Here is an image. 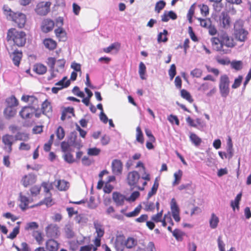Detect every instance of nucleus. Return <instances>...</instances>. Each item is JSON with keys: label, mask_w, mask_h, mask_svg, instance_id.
<instances>
[{"label": "nucleus", "mask_w": 251, "mask_h": 251, "mask_svg": "<svg viewBox=\"0 0 251 251\" xmlns=\"http://www.w3.org/2000/svg\"><path fill=\"white\" fill-rule=\"evenodd\" d=\"M43 43L45 47L50 50H54L57 45L56 42L50 38L45 39Z\"/></svg>", "instance_id": "obj_21"}, {"label": "nucleus", "mask_w": 251, "mask_h": 251, "mask_svg": "<svg viewBox=\"0 0 251 251\" xmlns=\"http://www.w3.org/2000/svg\"><path fill=\"white\" fill-rule=\"evenodd\" d=\"M3 9L4 14L6 15L7 16V18H9V19H10L13 15H14L15 13V12H13L8 6L6 5L3 6Z\"/></svg>", "instance_id": "obj_48"}, {"label": "nucleus", "mask_w": 251, "mask_h": 251, "mask_svg": "<svg viewBox=\"0 0 251 251\" xmlns=\"http://www.w3.org/2000/svg\"><path fill=\"white\" fill-rule=\"evenodd\" d=\"M52 111V107L50 103L47 100H45L42 104V112L43 114L46 115L47 113Z\"/></svg>", "instance_id": "obj_25"}, {"label": "nucleus", "mask_w": 251, "mask_h": 251, "mask_svg": "<svg viewBox=\"0 0 251 251\" xmlns=\"http://www.w3.org/2000/svg\"><path fill=\"white\" fill-rule=\"evenodd\" d=\"M65 63L66 61L64 59L56 60V66L58 68L56 69L55 71L58 72L59 71V69L63 70L64 68Z\"/></svg>", "instance_id": "obj_53"}, {"label": "nucleus", "mask_w": 251, "mask_h": 251, "mask_svg": "<svg viewBox=\"0 0 251 251\" xmlns=\"http://www.w3.org/2000/svg\"><path fill=\"white\" fill-rule=\"evenodd\" d=\"M46 232L47 236L50 238H56L59 233L58 226L52 224H50L46 227Z\"/></svg>", "instance_id": "obj_7"}, {"label": "nucleus", "mask_w": 251, "mask_h": 251, "mask_svg": "<svg viewBox=\"0 0 251 251\" xmlns=\"http://www.w3.org/2000/svg\"><path fill=\"white\" fill-rule=\"evenodd\" d=\"M230 64L231 68L237 71H239L243 68V63L241 61H232Z\"/></svg>", "instance_id": "obj_39"}, {"label": "nucleus", "mask_w": 251, "mask_h": 251, "mask_svg": "<svg viewBox=\"0 0 251 251\" xmlns=\"http://www.w3.org/2000/svg\"><path fill=\"white\" fill-rule=\"evenodd\" d=\"M39 227L38 224L35 222H32L27 223L26 226L25 227V229L26 230L35 229L38 228Z\"/></svg>", "instance_id": "obj_55"}, {"label": "nucleus", "mask_w": 251, "mask_h": 251, "mask_svg": "<svg viewBox=\"0 0 251 251\" xmlns=\"http://www.w3.org/2000/svg\"><path fill=\"white\" fill-rule=\"evenodd\" d=\"M201 12L202 15L206 16L209 14V8L207 5L202 4L199 5Z\"/></svg>", "instance_id": "obj_63"}, {"label": "nucleus", "mask_w": 251, "mask_h": 251, "mask_svg": "<svg viewBox=\"0 0 251 251\" xmlns=\"http://www.w3.org/2000/svg\"><path fill=\"white\" fill-rule=\"evenodd\" d=\"M211 41L213 48L216 51L225 54L229 53L230 50L224 49V46L228 48L235 46L233 38L229 37L226 32L219 34L218 37L212 38Z\"/></svg>", "instance_id": "obj_1"}, {"label": "nucleus", "mask_w": 251, "mask_h": 251, "mask_svg": "<svg viewBox=\"0 0 251 251\" xmlns=\"http://www.w3.org/2000/svg\"><path fill=\"white\" fill-rule=\"evenodd\" d=\"M112 199L117 206H123L124 204L125 201L127 200L125 195L117 192L113 193Z\"/></svg>", "instance_id": "obj_9"}, {"label": "nucleus", "mask_w": 251, "mask_h": 251, "mask_svg": "<svg viewBox=\"0 0 251 251\" xmlns=\"http://www.w3.org/2000/svg\"><path fill=\"white\" fill-rule=\"evenodd\" d=\"M168 120L172 124L175 122L176 125H179V121L176 116L171 114L168 117Z\"/></svg>", "instance_id": "obj_64"}, {"label": "nucleus", "mask_w": 251, "mask_h": 251, "mask_svg": "<svg viewBox=\"0 0 251 251\" xmlns=\"http://www.w3.org/2000/svg\"><path fill=\"white\" fill-rule=\"evenodd\" d=\"M36 180V176L32 173L24 176L22 179V184L25 187H27L30 185L34 183Z\"/></svg>", "instance_id": "obj_11"}, {"label": "nucleus", "mask_w": 251, "mask_h": 251, "mask_svg": "<svg viewBox=\"0 0 251 251\" xmlns=\"http://www.w3.org/2000/svg\"><path fill=\"white\" fill-rule=\"evenodd\" d=\"M169 75L170 79L172 80L176 75V67L175 64L171 65L170 68L169 70Z\"/></svg>", "instance_id": "obj_61"}, {"label": "nucleus", "mask_w": 251, "mask_h": 251, "mask_svg": "<svg viewBox=\"0 0 251 251\" xmlns=\"http://www.w3.org/2000/svg\"><path fill=\"white\" fill-rule=\"evenodd\" d=\"M200 22V25L204 28H208V26L211 24V21L210 19H202L201 18H198Z\"/></svg>", "instance_id": "obj_57"}, {"label": "nucleus", "mask_w": 251, "mask_h": 251, "mask_svg": "<svg viewBox=\"0 0 251 251\" xmlns=\"http://www.w3.org/2000/svg\"><path fill=\"white\" fill-rule=\"evenodd\" d=\"M243 22L241 20H237L234 25V32L240 30H243Z\"/></svg>", "instance_id": "obj_47"}, {"label": "nucleus", "mask_w": 251, "mask_h": 251, "mask_svg": "<svg viewBox=\"0 0 251 251\" xmlns=\"http://www.w3.org/2000/svg\"><path fill=\"white\" fill-rule=\"evenodd\" d=\"M17 111L15 107L7 106L4 110L3 113L7 119H10L13 117L16 114Z\"/></svg>", "instance_id": "obj_17"}, {"label": "nucleus", "mask_w": 251, "mask_h": 251, "mask_svg": "<svg viewBox=\"0 0 251 251\" xmlns=\"http://www.w3.org/2000/svg\"><path fill=\"white\" fill-rule=\"evenodd\" d=\"M72 146L68 142L63 141L61 143V150L64 152H68L70 151V147Z\"/></svg>", "instance_id": "obj_52"}, {"label": "nucleus", "mask_w": 251, "mask_h": 251, "mask_svg": "<svg viewBox=\"0 0 251 251\" xmlns=\"http://www.w3.org/2000/svg\"><path fill=\"white\" fill-rule=\"evenodd\" d=\"M146 67L145 65L142 62H141L139 64V74L141 78L143 80L146 79V77L144 76L146 73Z\"/></svg>", "instance_id": "obj_36"}, {"label": "nucleus", "mask_w": 251, "mask_h": 251, "mask_svg": "<svg viewBox=\"0 0 251 251\" xmlns=\"http://www.w3.org/2000/svg\"><path fill=\"white\" fill-rule=\"evenodd\" d=\"M14 141V137L13 135L9 134H5L2 137V142L8 148L9 151H12V146Z\"/></svg>", "instance_id": "obj_14"}, {"label": "nucleus", "mask_w": 251, "mask_h": 251, "mask_svg": "<svg viewBox=\"0 0 251 251\" xmlns=\"http://www.w3.org/2000/svg\"><path fill=\"white\" fill-rule=\"evenodd\" d=\"M165 1L163 0H160L156 3L154 10L159 13L160 11L165 7Z\"/></svg>", "instance_id": "obj_41"}, {"label": "nucleus", "mask_w": 251, "mask_h": 251, "mask_svg": "<svg viewBox=\"0 0 251 251\" xmlns=\"http://www.w3.org/2000/svg\"><path fill=\"white\" fill-rule=\"evenodd\" d=\"M140 178V175L137 171L129 172L127 176V182L131 186H135Z\"/></svg>", "instance_id": "obj_10"}, {"label": "nucleus", "mask_w": 251, "mask_h": 251, "mask_svg": "<svg viewBox=\"0 0 251 251\" xmlns=\"http://www.w3.org/2000/svg\"><path fill=\"white\" fill-rule=\"evenodd\" d=\"M219 222V218L214 213H212L209 220L210 227L212 229L216 228Z\"/></svg>", "instance_id": "obj_27"}, {"label": "nucleus", "mask_w": 251, "mask_h": 251, "mask_svg": "<svg viewBox=\"0 0 251 251\" xmlns=\"http://www.w3.org/2000/svg\"><path fill=\"white\" fill-rule=\"evenodd\" d=\"M221 26L225 28H228L230 25V17L226 12L223 11L219 17Z\"/></svg>", "instance_id": "obj_12"}, {"label": "nucleus", "mask_w": 251, "mask_h": 251, "mask_svg": "<svg viewBox=\"0 0 251 251\" xmlns=\"http://www.w3.org/2000/svg\"><path fill=\"white\" fill-rule=\"evenodd\" d=\"M100 150L96 147L89 148L88 150V154L91 156H97L100 154Z\"/></svg>", "instance_id": "obj_54"}, {"label": "nucleus", "mask_w": 251, "mask_h": 251, "mask_svg": "<svg viewBox=\"0 0 251 251\" xmlns=\"http://www.w3.org/2000/svg\"><path fill=\"white\" fill-rule=\"evenodd\" d=\"M94 226L97 233V236L99 238L102 237L104 233V228L102 227V225L100 223L95 222L94 223Z\"/></svg>", "instance_id": "obj_22"}, {"label": "nucleus", "mask_w": 251, "mask_h": 251, "mask_svg": "<svg viewBox=\"0 0 251 251\" xmlns=\"http://www.w3.org/2000/svg\"><path fill=\"white\" fill-rule=\"evenodd\" d=\"M168 32L166 29H164L163 32H160L158 34L157 37L158 42H166L168 41L167 35Z\"/></svg>", "instance_id": "obj_33"}, {"label": "nucleus", "mask_w": 251, "mask_h": 251, "mask_svg": "<svg viewBox=\"0 0 251 251\" xmlns=\"http://www.w3.org/2000/svg\"><path fill=\"white\" fill-rule=\"evenodd\" d=\"M47 67L42 64H37L34 65V71L39 75H43L47 72Z\"/></svg>", "instance_id": "obj_26"}, {"label": "nucleus", "mask_w": 251, "mask_h": 251, "mask_svg": "<svg viewBox=\"0 0 251 251\" xmlns=\"http://www.w3.org/2000/svg\"><path fill=\"white\" fill-rule=\"evenodd\" d=\"M141 209V206L139 205L136 207L134 210L129 213H125V216L127 217H136L139 214Z\"/></svg>", "instance_id": "obj_40"}, {"label": "nucleus", "mask_w": 251, "mask_h": 251, "mask_svg": "<svg viewBox=\"0 0 251 251\" xmlns=\"http://www.w3.org/2000/svg\"><path fill=\"white\" fill-rule=\"evenodd\" d=\"M32 236L39 244H41L42 243L43 238L41 232L39 231H34L32 233Z\"/></svg>", "instance_id": "obj_46"}, {"label": "nucleus", "mask_w": 251, "mask_h": 251, "mask_svg": "<svg viewBox=\"0 0 251 251\" xmlns=\"http://www.w3.org/2000/svg\"><path fill=\"white\" fill-rule=\"evenodd\" d=\"M69 183L64 180H59L57 181V187L61 191H65L69 187Z\"/></svg>", "instance_id": "obj_35"}, {"label": "nucleus", "mask_w": 251, "mask_h": 251, "mask_svg": "<svg viewBox=\"0 0 251 251\" xmlns=\"http://www.w3.org/2000/svg\"><path fill=\"white\" fill-rule=\"evenodd\" d=\"M158 186L159 183L157 180V177H156L154 181V183L151 188V190L148 193L147 198L148 201L150 199L151 197H152L153 195H155L156 193Z\"/></svg>", "instance_id": "obj_24"}, {"label": "nucleus", "mask_w": 251, "mask_h": 251, "mask_svg": "<svg viewBox=\"0 0 251 251\" xmlns=\"http://www.w3.org/2000/svg\"><path fill=\"white\" fill-rule=\"evenodd\" d=\"M47 63L50 67V70L54 69V66L56 64V59L54 57H49L47 59Z\"/></svg>", "instance_id": "obj_58"}, {"label": "nucleus", "mask_w": 251, "mask_h": 251, "mask_svg": "<svg viewBox=\"0 0 251 251\" xmlns=\"http://www.w3.org/2000/svg\"><path fill=\"white\" fill-rule=\"evenodd\" d=\"M226 152L228 158L231 159L233 156V149L231 139L230 137L227 142Z\"/></svg>", "instance_id": "obj_23"}, {"label": "nucleus", "mask_w": 251, "mask_h": 251, "mask_svg": "<svg viewBox=\"0 0 251 251\" xmlns=\"http://www.w3.org/2000/svg\"><path fill=\"white\" fill-rule=\"evenodd\" d=\"M125 240L123 236L118 237L115 241V248L118 251H123L125 246Z\"/></svg>", "instance_id": "obj_19"}, {"label": "nucleus", "mask_w": 251, "mask_h": 251, "mask_svg": "<svg viewBox=\"0 0 251 251\" xmlns=\"http://www.w3.org/2000/svg\"><path fill=\"white\" fill-rule=\"evenodd\" d=\"M112 171L116 176H119L122 174L123 171V163L120 160L114 159L111 164Z\"/></svg>", "instance_id": "obj_8"}, {"label": "nucleus", "mask_w": 251, "mask_h": 251, "mask_svg": "<svg viewBox=\"0 0 251 251\" xmlns=\"http://www.w3.org/2000/svg\"><path fill=\"white\" fill-rule=\"evenodd\" d=\"M46 249L49 251H56L58 244L53 239H49L46 242Z\"/></svg>", "instance_id": "obj_18"}, {"label": "nucleus", "mask_w": 251, "mask_h": 251, "mask_svg": "<svg viewBox=\"0 0 251 251\" xmlns=\"http://www.w3.org/2000/svg\"><path fill=\"white\" fill-rule=\"evenodd\" d=\"M38 107L28 106L24 107L19 113L21 117L23 119H30L32 117L35 111Z\"/></svg>", "instance_id": "obj_4"}, {"label": "nucleus", "mask_w": 251, "mask_h": 251, "mask_svg": "<svg viewBox=\"0 0 251 251\" xmlns=\"http://www.w3.org/2000/svg\"><path fill=\"white\" fill-rule=\"evenodd\" d=\"M26 35L24 31H18L14 28L8 30L7 34V41L12 40L18 47H23L26 42Z\"/></svg>", "instance_id": "obj_2"}, {"label": "nucleus", "mask_w": 251, "mask_h": 251, "mask_svg": "<svg viewBox=\"0 0 251 251\" xmlns=\"http://www.w3.org/2000/svg\"><path fill=\"white\" fill-rule=\"evenodd\" d=\"M64 229L65 234L67 238L70 239L74 237L75 233L71 226H66Z\"/></svg>", "instance_id": "obj_42"}, {"label": "nucleus", "mask_w": 251, "mask_h": 251, "mask_svg": "<svg viewBox=\"0 0 251 251\" xmlns=\"http://www.w3.org/2000/svg\"><path fill=\"white\" fill-rule=\"evenodd\" d=\"M241 197L242 193H240L237 194L234 201H231L230 205L234 210L235 207L239 208V202L241 201Z\"/></svg>", "instance_id": "obj_30"}, {"label": "nucleus", "mask_w": 251, "mask_h": 251, "mask_svg": "<svg viewBox=\"0 0 251 251\" xmlns=\"http://www.w3.org/2000/svg\"><path fill=\"white\" fill-rule=\"evenodd\" d=\"M181 92V96L183 99L186 100L190 102H192L193 101V100L192 98V97L189 92L186 91L185 89H182L180 91Z\"/></svg>", "instance_id": "obj_38"}, {"label": "nucleus", "mask_w": 251, "mask_h": 251, "mask_svg": "<svg viewBox=\"0 0 251 251\" xmlns=\"http://www.w3.org/2000/svg\"><path fill=\"white\" fill-rule=\"evenodd\" d=\"M189 138L191 142L197 147L199 146L202 142L201 139L194 133H190Z\"/></svg>", "instance_id": "obj_28"}, {"label": "nucleus", "mask_w": 251, "mask_h": 251, "mask_svg": "<svg viewBox=\"0 0 251 251\" xmlns=\"http://www.w3.org/2000/svg\"><path fill=\"white\" fill-rule=\"evenodd\" d=\"M14 21L19 28L24 27L26 22V16L22 13H15L10 19Z\"/></svg>", "instance_id": "obj_6"}, {"label": "nucleus", "mask_w": 251, "mask_h": 251, "mask_svg": "<svg viewBox=\"0 0 251 251\" xmlns=\"http://www.w3.org/2000/svg\"><path fill=\"white\" fill-rule=\"evenodd\" d=\"M20 198L21 202L23 203L24 205V207L21 206V208L23 210H25V207H26L28 204V199L26 196L22 195L21 193L20 194Z\"/></svg>", "instance_id": "obj_59"}, {"label": "nucleus", "mask_w": 251, "mask_h": 251, "mask_svg": "<svg viewBox=\"0 0 251 251\" xmlns=\"http://www.w3.org/2000/svg\"><path fill=\"white\" fill-rule=\"evenodd\" d=\"M51 2L42 1L38 3L35 8L36 12L40 15H46L50 10Z\"/></svg>", "instance_id": "obj_5"}, {"label": "nucleus", "mask_w": 251, "mask_h": 251, "mask_svg": "<svg viewBox=\"0 0 251 251\" xmlns=\"http://www.w3.org/2000/svg\"><path fill=\"white\" fill-rule=\"evenodd\" d=\"M170 205L172 214L179 213V208L175 198L171 200Z\"/></svg>", "instance_id": "obj_32"}, {"label": "nucleus", "mask_w": 251, "mask_h": 251, "mask_svg": "<svg viewBox=\"0 0 251 251\" xmlns=\"http://www.w3.org/2000/svg\"><path fill=\"white\" fill-rule=\"evenodd\" d=\"M56 36L60 38H63L65 37L66 32L62 27H58L54 31Z\"/></svg>", "instance_id": "obj_49"}, {"label": "nucleus", "mask_w": 251, "mask_h": 251, "mask_svg": "<svg viewBox=\"0 0 251 251\" xmlns=\"http://www.w3.org/2000/svg\"><path fill=\"white\" fill-rule=\"evenodd\" d=\"M6 102L7 104V106H12L13 107L17 106L18 104V100L14 96H11L7 98L6 100Z\"/></svg>", "instance_id": "obj_37"}, {"label": "nucleus", "mask_w": 251, "mask_h": 251, "mask_svg": "<svg viewBox=\"0 0 251 251\" xmlns=\"http://www.w3.org/2000/svg\"><path fill=\"white\" fill-rule=\"evenodd\" d=\"M65 131L61 126H59L56 131V135L58 140H62L65 136Z\"/></svg>", "instance_id": "obj_43"}, {"label": "nucleus", "mask_w": 251, "mask_h": 251, "mask_svg": "<svg viewBox=\"0 0 251 251\" xmlns=\"http://www.w3.org/2000/svg\"><path fill=\"white\" fill-rule=\"evenodd\" d=\"M125 246L128 249H132L137 245V241L132 237H128L125 241Z\"/></svg>", "instance_id": "obj_34"}, {"label": "nucleus", "mask_w": 251, "mask_h": 251, "mask_svg": "<svg viewBox=\"0 0 251 251\" xmlns=\"http://www.w3.org/2000/svg\"><path fill=\"white\" fill-rule=\"evenodd\" d=\"M136 140L138 142L142 144L144 142L143 134L139 126H137L136 128Z\"/></svg>", "instance_id": "obj_29"}, {"label": "nucleus", "mask_w": 251, "mask_h": 251, "mask_svg": "<svg viewBox=\"0 0 251 251\" xmlns=\"http://www.w3.org/2000/svg\"><path fill=\"white\" fill-rule=\"evenodd\" d=\"M14 64L16 66H19L22 57V52L17 50H15L11 55Z\"/></svg>", "instance_id": "obj_16"}, {"label": "nucleus", "mask_w": 251, "mask_h": 251, "mask_svg": "<svg viewBox=\"0 0 251 251\" xmlns=\"http://www.w3.org/2000/svg\"><path fill=\"white\" fill-rule=\"evenodd\" d=\"M163 214V210L160 212H158L156 214L153 215L151 217V220L155 223L160 222L161 221V217Z\"/></svg>", "instance_id": "obj_56"}, {"label": "nucleus", "mask_w": 251, "mask_h": 251, "mask_svg": "<svg viewBox=\"0 0 251 251\" xmlns=\"http://www.w3.org/2000/svg\"><path fill=\"white\" fill-rule=\"evenodd\" d=\"M230 80L226 75H222L219 81V91L221 97L226 98L229 95Z\"/></svg>", "instance_id": "obj_3"}, {"label": "nucleus", "mask_w": 251, "mask_h": 251, "mask_svg": "<svg viewBox=\"0 0 251 251\" xmlns=\"http://www.w3.org/2000/svg\"><path fill=\"white\" fill-rule=\"evenodd\" d=\"M202 71L200 69L196 68L191 72V75L193 77H200L202 75Z\"/></svg>", "instance_id": "obj_62"}, {"label": "nucleus", "mask_w": 251, "mask_h": 251, "mask_svg": "<svg viewBox=\"0 0 251 251\" xmlns=\"http://www.w3.org/2000/svg\"><path fill=\"white\" fill-rule=\"evenodd\" d=\"M235 38L240 41L245 42L247 38L248 34V32L245 29L240 30L234 32Z\"/></svg>", "instance_id": "obj_15"}, {"label": "nucleus", "mask_w": 251, "mask_h": 251, "mask_svg": "<svg viewBox=\"0 0 251 251\" xmlns=\"http://www.w3.org/2000/svg\"><path fill=\"white\" fill-rule=\"evenodd\" d=\"M15 140H20V141H26L28 139V136L27 134L18 132L15 136Z\"/></svg>", "instance_id": "obj_44"}, {"label": "nucleus", "mask_w": 251, "mask_h": 251, "mask_svg": "<svg viewBox=\"0 0 251 251\" xmlns=\"http://www.w3.org/2000/svg\"><path fill=\"white\" fill-rule=\"evenodd\" d=\"M173 235L175 237L178 241H182L183 240V236L185 233L178 229H175L172 232Z\"/></svg>", "instance_id": "obj_31"}, {"label": "nucleus", "mask_w": 251, "mask_h": 251, "mask_svg": "<svg viewBox=\"0 0 251 251\" xmlns=\"http://www.w3.org/2000/svg\"><path fill=\"white\" fill-rule=\"evenodd\" d=\"M72 92L75 95L80 98H84L85 96L84 93L82 91H80L79 90V87L77 86H75L74 87L73 89L72 90Z\"/></svg>", "instance_id": "obj_60"}, {"label": "nucleus", "mask_w": 251, "mask_h": 251, "mask_svg": "<svg viewBox=\"0 0 251 251\" xmlns=\"http://www.w3.org/2000/svg\"><path fill=\"white\" fill-rule=\"evenodd\" d=\"M77 133L75 132L71 133L68 139V142L73 147L79 148V144L76 141Z\"/></svg>", "instance_id": "obj_20"}, {"label": "nucleus", "mask_w": 251, "mask_h": 251, "mask_svg": "<svg viewBox=\"0 0 251 251\" xmlns=\"http://www.w3.org/2000/svg\"><path fill=\"white\" fill-rule=\"evenodd\" d=\"M19 232H20V226H17L14 228L13 231L7 236V238L11 239H13L19 233Z\"/></svg>", "instance_id": "obj_51"}, {"label": "nucleus", "mask_w": 251, "mask_h": 251, "mask_svg": "<svg viewBox=\"0 0 251 251\" xmlns=\"http://www.w3.org/2000/svg\"><path fill=\"white\" fill-rule=\"evenodd\" d=\"M63 158L64 160L69 164L73 163L75 161L73 154L69 152L64 154L63 155Z\"/></svg>", "instance_id": "obj_45"}, {"label": "nucleus", "mask_w": 251, "mask_h": 251, "mask_svg": "<svg viewBox=\"0 0 251 251\" xmlns=\"http://www.w3.org/2000/svg\"><path fill=\"white\" fill-rule=\"evenodd\" d=\"M242 79L243 76L242 75H239L237 78H236L232 85V88L236 89L238 88L241 85Z\"/></svg>", "instance_id": "obj_50"}, {"label": "nucleus", "mask_w": 251, "mask_h": 251, "mask_svg": "<svg viewBox=\"0 0 251 251\" xmlns=\"http://www.w3.org/2000/svg\"><path fill=\"white\" fill-rule=\"evenodd\" d=\"M54 25V22L50 19L44 20L42 24L41 29L43 32L48 33L52 30Z\"/></svg>", "instance_id": "obj_13"}]
</instances>
